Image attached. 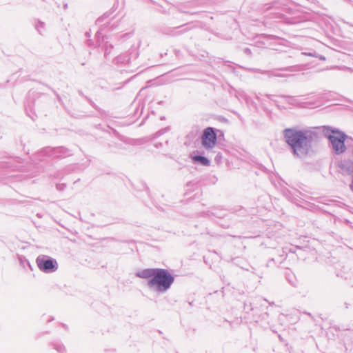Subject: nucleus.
I'll return each mask as SVG.
<instances>
[{
	"label": "nucleus",
	"mask_w": 353,
	"mask_h": 353,
	"mask_svg": "<svg viewBox=\"0 0 353 353\" xmlns=\"http://www.w3.org/2000/svg\"><path fill=\"white\" fill-rule=\"evenodd\" d=\"M284 137L294 154L303 157L309 153L312 140L310 132L288 128L284 130Z\"/></svg>",
	"instance_id": "obj_1"
},
{
	"label": "nucleus",
	"mask_w": 353,
	"mask_h": 353,
	"mask_svg": "<svg viewBox=\"0 0 353 353\" xmlns=\"http://www.w3.org/2000/svg\"><path fill=\"white\" fill-rule=\"evenodd\" d=\"M216 137L212 128H206L202 136V144L206 148H212L216 143Z\"/></svg>",
	"instance_id": "obj_5"
},
{
	"label": "nucleus",
	"mask_w": 353,
	"mask_h": 353,
	"mask_svg": "<svg viewBox=\"0 0 353 353\" xmlns=\"http://www.w3.org/2000/svg\"><path fill=\"white\" fill-rule=\"evenodd\" d=\"M327 137L336 153L341 154L345 152V145L344 142L346 139L345 134L337 130H332L331 133L327 135Z\"/></svg>",
	"instance_id": "obj_3"
},
{
	"label": "nucleus",
	"mask_w": 353,
	"mask_h": 353,
	"mask_svg": "<svg viewBox=\"0 0 353 353\" xmlns=\"http://www.w3.org/2000/svg\"><path fill=\"white\" fill-rule=\"evenodd\" d=\"M194 160L196 161H199L203 165H208V163H209L208 160L205 157H203L201 156L194 157Z\"/></svg>",
	"instance_id": "obj_7"
},
{
	"label": "nucleus",
	"mask_w": 353,
	"mask_h": 353,
	"mask_svg": "<svg viewBox=\"0 0 353 353\" xmlns=\"http://www.w3.org/2000/svg\"><path fill=\"white\" fill-rule=\"evenodd\" d=\"M156 272V269H145L137 272L136 275L142 279H152Z\"/></svg>",
	"instance_id": "obj_6"
},
{
	"label": "nucleus",
	"mask_w": 353,
	"mask_h": 353,
	"mask_svg": "<svg viewBox=\"0 0 353 353\" xmlns=\"http://www.w3.org/2000/svg\"><path fill=\"white\" fill-rule=\"evenodd\" d=\"M38 268L43 272H50L57 270L56 261L52 259H46L43 257H38L36 260Z\"/></svg>",
	"instance_id": "obj_4"
},
{
	"label": "nucleus",
	"mask_w": 353,
	"mask_h": 353,
	"mask_svg": "<svg viewBox=\"0 0 353 353\" xmlns=\"http://www.w3.org/2000/svg\"><path fill=\"white\" fill-rule=\"evenodd\" d=\"M174 282L173 276L165 269H156L152 279L148 281V286L159 292L167 290Z\"/></svg>",
	"instance_id": "obj_2"
}]
</instances>
